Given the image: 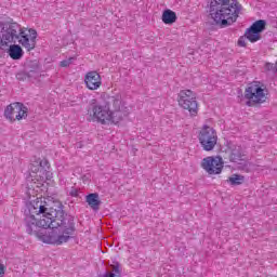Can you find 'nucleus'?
I'll list each match as a JSON object with an SVG mask.
<instances>
[{
    "instance_id": "19",
    "label": "nucleus",
    "mask_w": 277,
    "mask_h": 277,
    "mask_svg": "<svg viewBox=\"0 0 277 277\" xmlns=\"http://www.w3.org/2000/svg\"><path fill=\"white\" fill-rule=\"evenodd\" d=\"M238 44L239 47H246V42L243 41V39H239Z\"/></svg>"
},
{
    "instance_id": "13",
    "label": "nucleus",
    "mask_w": 277,
    "mask_h": 277,
    "mask_svg": "<svg viewBox=\"0 0 277 277\" xmlns=\"http://www.w3.org/2000/svg\"><path fill=\"white\" fill-rule=\"evenodd\" d=\"M162 23L166 25H172V23H176V13L170 9L163 11Z\"/></svg>"
},
{
    "instance_id": "7",
    "label": "nucleus",
    "mask_w": 277,
    "mask_h": 277,
    "mask_svg": "<svg viewBox=\"0 0 277 277\" xmlns=\"http://www.w3.org/2000/svg\"><path fill=\"white\" fill-rule=\"evenodd\" d=\"M27 106L16 102L6 106L4 109V118H6V120L10 122L25 120V118H27Z\"/></svg>"
},
{
    "instance_id": "10",
    "label": "nucleus",
    "mask_w": 277,
    "mask_h": 277,
    "mask_svg": "<svg viewBox=\"0 0 277 277\" xmlns=\"http://www.w3.org/2000/svg\"><path fill=\"white\" fill-rule=\"evenodd\" d=\"M84 83L88 90H98L103 85V79L97 71H89L84 77Z\"/></svg>"
},
{
    "instance_id": "18",
    "label": "nucleus",
    "mask_w": 277,
    "mask_h": 277,
    "mask_svg": "<svg viewBox=\"0 0 277 277\" xmlns=\"http://www.w3.org/2000/svg\"><path fill=\"white\" fill-rule=\"evenodd\" d=\"M5 276V267H3L2 264H0V277Z\"/></svg>"
},
{
    "instance_id": "12",
    "label": "nucleus",
    "mask_w": 277,
    "mask_h": 277,
    "mask_svg": "<svg viewBox=\"0 0 277 277\" xmlns=\"http://www.w3.org/2000/svg\"><path fill=\"white\" fill-rule=\"evenodd\" d=\"M85 202L89 205V207H91L93 211H98L101 207V199L96 193L87 195Z\"/></svg>"
},
{
    "instance_id": "4",
    "label": "nucleus",
    "mask_w": 277,
    "mask_h": 277,
    "mask_svg": "<svg viewBox=\"0 0 277 277\" xmlns=\"http://www.w3.org/2000/svg\"><path fill=\"white\" fill-rule=\"evenodd\" d=\"M246 105H261L267 101V87L261 81H253L245 90Z\"/></svg>"
},
{
    "instance_id": "2",
    "label": "nucleus",
    "mask_w": 277,
    "mask_h": 277,
    "mask_svg": "<svg viewBox=\"0 0 277 277\" xmlns=\"http://www.w3.org/2000/svg\"><path fill=\"white\" fill-rule=\"evenodd\" d=\"M113 107L115 110H111L109 107V102H97L92 106L90 118L92 122H98L104 127L118 126L122 122L123 111L127 109L122 104V97L116 95L110 98Z\"/></svg>"
},
{
    "instance_id": "8",
    "label": "nucleus",
    "mask_w": 277,
    "mask_h": 277,
    "mask_svg": "<svg viewBox=\"0 0 277 277\" xmlns=\"http://www.w3.org/2000/svg\"><path fill=\"white\" fill-rule=\"evenodd\" d=\"M201 168H203L208 174H221L224 169V160L220 156H210L202 159Z\"/></svg>"
},
{
    "instance_id": "9",
    "label": "nucleus",
    "mask_w": 277,
    "mask_h": 277,
    "mask_svg": "<svg viewBox=\"0 0 277 277\" xmlns=\"http://www.w3.org/2000/svg\"><path fill=\"white\" fill-rule=\"evenodd\" d=\"M265 25L267 23L265 19H259L251 25V27L246 31V38L250 42H259L261 40V32L265 31Z\"/></svg>"
},
{
    "instance_id": "14",
    "label": "nucleus",
    "mask_w": 277,
    "mask_h": 277,
    "mask_svg": "<svg viewBox=\"0 0 277 277\" xmlns=\"http://www.w3.org/2000/svg\"><path fill=\"white\" fill-rule=\"evenodd\" d=\"M243 155H241V146L234 145L230 147V155L229 160L234 163H237V161H241V158Z\"/></svg>"
},
{
    "instance_id": "5",
    "label": "nucleus",
    "mask_w": 277,
    "mask_h": 277,
    "mask_svg": "<svg viewBox=\"0 0 277 277\" xmlns=\"http://www.w3.org/2000/svg\"><path fill=\"white\" fill-rule=\"evenodd\" d=\"M180 107L189 111L190 116H198V102L196 93L192 90H182L177 96Z\"/></svg>"
},
{
    "instance_id": "16",
    "label": "nucleus",
    "mask_w": 277,
    "mask_h": 277,
    "mask_svg": "<svg viewBox=\"0 0 277 277\" xmlns=\"http://www.w3.org/2000/svg\"><path fill=\"white\" fill-rule=\"evenodd\" d=\"M114 273H106L103 275V277H119L120 276V267L118 265H115L113 267Z\"/></svg>"
},
{
    "instance_id": "6",
    "label": "nucleus",
    "mask_w": 277,
    "mask_h": 277,
    "mask_svg": "<svg viewBox=\"0 0 277 277\" xmlns=\"http://www.w3.org/2000/svg\"><path fill=\"white\" fill-rule=\"evenodd\" d=\"M199 142L203 150H213L217 144V133L209 126H203L199 134Z\"/></svg>"
},
{
    "instance_id": "15",
    "label": "nucleus",
    "mask_w": 277,
    "mask_h": 277,
    "mask_svg": "<svg viewBox=\"0 0 277 277\" xmlns=\"http://www.w3.org/2000/svg\"><path fill=\"white\" fill-rule=\"evenodd\" d=\"M230 185H242L243 181H246V177H243V175L240 174H233L229 179H228Z\"/></svg>"
},
{
    "instance_id": "17",
    "label": "nucleus",
    "mask_w": 277,
    "mask_h": 277,
    "mask_svg": "<svg viewBox=\"0 0 277 277\" xmlns=\"http://www.w3.org/2000/svg\"><path fill=\"white\" fill-rule=\"evenodd\" d=\"M75 57H69V58H67V60H64V61H62L61 63H60V66L62 67V68H68V66H70V64H72V62H75Z\"/></svg>"
},
{
    "instance_id": "11",
    "label": "nucleus",
    "mask_w": 277,
    "mask_h": 277,
    "mask_svg": "<svg viewBox=\"0 0 277 277\" xmlns=\"http://www.w3.org/2000/svg\"><path fill=\"white\" fill-rule=\"evenodd\" d=\"M8 54L11 60H22L25 52L21 45L14 43L9 47Z\"/></svg>"
},
{
    "instance_id": "1",
    "label": "nucleus",
    "mask_w": 277,
    "mask_h": 277,
    "mask_svg": "<svg viewBox=\"0 0 277 277\" xmlns=\"http://www.w3.org/2000/svg\"><path fill=\"white\" fill-rule=\"evenodd\" d=\"M47 160H37L30 164V183L28 194L37 196L36 200L28 206L29 214H26L25 226L28 235H34L42 243L51 246H62L68 243L75 233V223L65 219L64 210H53L42 197V192L47 189V181L53 179V172L44 169Z\"/></svg>"
},
{
    "instance_id": "3",
    "label": "nucleus",
    "mask_w": 277,
    "mask_h": 277,
    "mask_svg": "<svg viewBox=\"0 0 277 277\" xmlns=\"http://www.w3.org/2000/svg\"><path fill=\"white\" fill-rule=\"evenodd\" d=\"M241 4L237 0H211L210 17L216 25H232L239 18Z\"/></svg>"
}]
</instances>
